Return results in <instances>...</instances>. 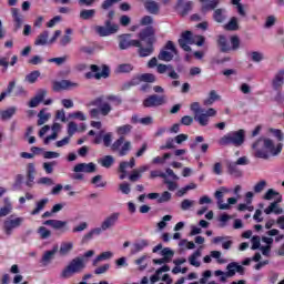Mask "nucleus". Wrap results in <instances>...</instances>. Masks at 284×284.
I'll return each mask as SVG.
<instances>
[{"instance_id": "nucleus-1", "label": "nucleus", "mask_w": 284, "mask_h": 284, "mask_svg": "<svg viewBox=\"0 0 284 284\" xmlns=\"http://www.w3.org/2000/svg\"><path fill=\"white\" fill-rule=\"evenodd\" d=\"M253 156L256 159H270V156H278L283 152V143H274V140L262 136L252 144Z\"/></svg>"}, {"instance_id": "nucleus-2", "label": "nucleus", "mask_w": 284, "mask_h": 284, "mask_svg": "<svg viewBox=\"0 0 284 284\" xmlns=\"http://www.w3.org/2000/svg\"><path fill=\"white\" fill-rule=\"evenodd\" d=\"M154 27L149 26L139 32L140 49L138 54L141 58L151 57L154 53Z\"/></svg>"}, {"instance_id": "nucleus-3", "label": "nucleus", "mask_w": 284, "mask_h": 284, "mask_svg": "<svg viewBox=\"0 0 284 284\" xmlns=\"http://www.w3.org/2000/svg\"><path fill=\"white\" fill-rule=\"evenodd\" d=\"M115 132L120 135V138L112 143L111 150L112 152H118L119 156H128L132 150V142L125 141L124 136L132 132V125L124 124L118 126Z\"/></svg>"}, {"instance_id": "nucleus-4", "label": "nucleus", "mask_w": 284, "mask_h": 284, "mask_svg": "<svg viewBox=\"0 0 284 284\" xmlns=\"http://www.w3.org/2000/svg\"><path fill=\"white\" fill-rule=\"evenodd\" d=\"M88 260L85 257L77 256L61 272V278H72L74 274H81L85 270Z\"/></svg>"}, {"instance_id": "nucleus-5", "label": "nucleus", "mask_w": 284, "mask_h": 284, "mask_svg": "<svg viewBox=\"0 0 284 284\" xmlns=\"http://www.w3.org/2000/svg\"><path fill=\"white\" fill-rule=\"evenodd\" d=\"M91 105H94V109L89 111L91 119H99V116H108L112 112V104L105 101L103 97H99L91 102Z\"/></svg>"}, {"instance_id": "nucleus-6", "label": "nucleus", "mask_w": 284, "mask_h": 284, "mask_svg": "<svg viewBox=\"0 0 284 284\" xmlns=\"http://www.w3.org/2000/svg\"><path fill=\"white\" fill-rule=\"evenodd\" d=\"M243 143H245V130L243 129L230 132L219 140V145H234V148H241Z\"/></svg>"}, {"instance_id": "nucleus-7", "label": "nucleus", "mask_w": 284, "mask_h": 284, "mask_svg": "<svg viewBox=\"0 0 284 284\" xmlns=\"http://www.w3.org/2000/svg\"><path fill=\"white\" fill-rule=\"evenodd\" d=\"M26 220L23 217H19L16 214H12L3 221V232L6 236H12V233L14 230H18V227H21L23 225V222Z\"/></svg>"}, {"instance_id": "nucleus-8", "label": "nucleus", "mask_w": 284, "mask_h": 284, "mask_svg": "<svg viewBox=\"0 0 284 284\" xmlns=\"http://www.w3.org/2000/svg\"><path fill=\"white\" fill-rule=\"evenodd\" d=\"M174 54H179V50H176L174 42L168 41L164 49L160 51L158 59L160 61H165L166 63H169V61H172V59H174Z\"/></svg>"}, {"instance_id": "nucleus-9", "label": "nucleus", "mask_w": 284, "mask_h": 284, "mask_svg": "<svg viewBox=\"0 0 284 284\" xmlns=\"http://www.w3.org/2000/svg\"><path fill=\"white\" fill-rule=\"evenodd\" d=\"M95 32L99 37H110V34H116L119 32V24L112 23V21L106 20L103 26H97Z\"/></svg>"}, {"instance_id": "nucleus-10", "label": "nucleus", "mask_w": 284, "mask_h": 284, "mask_svg": "<svg viewBox=\"0 0 284 284\" xmlns=\"http://www.w3.org/2000/svg\"><path fill=\"white\" fill-rule=\"evenodd\" d=\"M90 70L91 72L85 73V79H92V77H94V79L99 80L108 79L110 77V68H108V65H103L101 70L99 65L92 64ZM92 72H94V74H92Z\"/></svg>"}, {"instance_id": "nucleus-11", "label": "nucleus", "mask_w": 284, "mask_h": 284, "mask_svg": "<svg viewBox=\"0 0 284 284\" xmlns=\"http://www.w3.org/2000/svg\"><path fill=\"white\" fill-rule=\"evenodd\" d=\"M165 103H168V95L152 94V95H149L146 99H144L143 106L144 108H159V105H165Z\"/></svg>"}, {"instance_id": "nucleus-12", "label": "nucleus", "mask_w": 284, "mask_h": 284, "mask_svg": "<svg viewBox=\"0 0 284 284\" xmlns=\"http://www.w3.org/2000/svg\"><path fill=\"white\" fill-rule=\"evenodd\" d=\"M195 42L192 31H184L179 39V45L184 50V52H192V48L190 45H194Z\"/></svg>"}, {"instance_id": "nucleus-13", "label": "nucleus", "mask_w": 284, "mask_h": 284, "mask_svg": "<svg viewBox=\"0 0 284 284\" xmlns=\"http://www.w3.org/2000/svg\"><path fill=\"white\" fill-rule=\"evenodd\" d=\"M210 116H216V111L212 108L204 112L196 113L194 115V121H196L200 125L205 128V125L210 123Z\"/></svg>"}, {"instance_id": "nucleus-14", "label": "nucleus", "mask_w": 284, "mask_h": 284, "mask_svg": "<svg viewBox=\"0 0 284 284\" xmlns=\"http://www.w3.org/2000/svg\"><path fill=\"white\" fill-rule=\"evenodd\" d=\"M130 34L121 36L119 48L120 50H128V48H139L141 50V41L140 40H130Z\"/></svg>"}, {"instance_id": "nucleus-15", "label": "nucleus", "mask_w": 284, "mask_h": 284, "mask_svg": "<svg viewBox=\"0 0 284 284\" xmlns=\"http://www.w3.org/2000/svg\"><path fill=\"white\" fill-rule=\"evenodd\" d=\"M79 88V83L72 82L70 80H62L53 82L54 92H60V90H74Z\"/></svg>"}, {"instance_id": "nucleus-16", "label": "nucleus", "mask_w": 284, "mask_h": 284, "mask_svg": "<svg viewBox=\"0 0 284 284\" xmlns=\"http://www.w3.org/2000/svg\"><path fill=\"white\" fill-rule=\"evenodd\" d=\"M230 193V189L221 186L220 190L215 191L214 196L217 201L219 210H230V204L223 203V196Z\"/></svg>"}, {"instance_id": "nucleus-17", "label": "nucleus", "mask_w": 284, "mask_h": 284, "mask_svg": "<svg viewBox=\"0 0 284 284\" xmlns=\"http://www.w3.org/2000/svg\"><path fill=\"white\" fill-rule=\"evenodd\" d=\"M156 72L158 74H165V72H168V77H170V79L180 78L179 73H176L172 64H158Z\"/></svg>"}, {"instance_id": "nucleus-18", "label": "nucleus", "mask_w": 284, "mask_h": 284, "mask_svg": "<svg viewBox=\"0 0 284 284\" xmlns=\"http://www.w3.org/2000/svg\"><path fill=\"white\" fill-rule=\"evenodd\" d=\"M73 172H83L84 174H94V172H97V165L93 162L78 163L74 165Z\"/></svg>"}, {"instance_id": "nucleus-19", "label": "nucleus", "mask_w": 284, "mask_h": 284, "mask_svg": "<svg viewBox=\"0 0 284 284\" xmlns=\"http://www.w3.org/2000/svg\"><path fill=\"white\" fill-rule=\"evenodd\" d=\"M43 225H49L53 230H59L62 234L68 232V222L60 220H47Z\"/></svg>"}, {"instance_id": "nucleus-20", "label": "nucleus", "mask_w": 284, "mask_h": 284, "mask_svg": "<svg viewBox=\"0 0 284 284\" xmlns=\"http://www.w3.org/2000/svg\"><path fill=\"white\" fill-rule=\"evenodd\" d=\"M142 81L144 83H154V81H156V75L152 73H143L141 75L133 78L130 81V85H139V83H141Z\"/></svg>"}, {"instance_id": "nucleus-21", "label": "nucleus", "mask_w": 284, "mask_h": 284, "mask_svg": "<svg viewBox=\"0 0 284 284\" xmlns=\"http://www.w3.org/2000/svg\"><path fill=\"white\" fill-rule=\"evenodd\" d=\"M119 216H121V213H112L111 215L106 216L101 223L102 230L105 232L106 230H112V227L119 223Z\"/></svg>"}, {"instance_id": "nucleus-22", "label": "nucleus", "mask_w": 284, "mask_h": 284, "mask_svg": "<svg viewBox=\"0 0 284 284\" xmlns=\"http://www.w3.org/2000/svg\"><path fill=\"white\" fill-rule=\"evenodd\" d=\"M226 170L230 176H233V179H241V176H243V170H241V168H239V165L234 162H227Z\"/></svg>"}, {"instance_id": "nucleus-23", "label": "nucleus", "mask_w": 284, "mask_h": 284, "mask_svg": "<svg viewBox=\"0 0 284 284\" xmlns=\"http://www.w3.org/2000/svg\"><path fill=\"white\" fill-rule=\"evenodd\" d=\"M48 94V91L45 89H40L36 97H33L30 102H29V108H37L39 105V103H41V101H43V99H45Z\"/></svg>"}, {"instance_id": "nucleus-24", "label": "nucleus", "mask_w": 284, "mask_h": 284, "mask_svg": "<svg viewBox=\"0 0 284 284\" xmlns=\"http://www.w3.org/2000/svg\"><path fill=\"white\" fill-rule=\"evenodd\" d=\"M283 199L280 196V199L273 203H271L265 210V214H283V209L278 206V203H281Z\"/></svg>"}, {"instance_id": "nucleus-25", "label": "nucleus", "mask_w": 284, "mask_h": 284, "mask_svg": "<svg viewBox=\"0 0 284 284\" xmlns=\"http://www.w3.org/2000/svg\"><path fill=\"white\" fill-rule=\"evenodd\" d=\"M102 232H105V229L101 225L100 227H95L91 230L89 233L84 234L82 237V243H88V241H92L94 236H100Z\"/></svg>"}, {"instance_id": "nucleus-26", "label": "nucleus", "mask_w": 284, "mask_h": 284, "mask_svg": "<svg viewBox=\"0 0 284 284\" xmlns=\"http://www.w3.org/2000/svg\"><path fill=\"white\" fill-rule=\"evenodd\" d=\"M202 4V12H210V10H214L221 3L220 0H200Z\"/></svg>"}, {"instance_id": "nucleus-27", "label": "nucleus", "mask_w": 284, "mask_h": 284, "mask_svg": "<svg viewBox=\"0 0 284 284\" xmlns=\"http://www.w3.org/2000/svg\"><path fill=\"white\" fill-rule=\"evenodd\" d=\"M284 84V70H280L273 81H272V85L274 90H281V88H283Z\"/></svg>"}, {"instance_id": "nucleus-28", "label": "nucleus", "mask_w": 284, "mask_h": 284, "mask_svg": "<svg viewBox=\"0 0 284 284\" xmlns=\"http://www.w3.org/2000/svg\"><path fill=\"white\" fill-rule=\"evenodd\" d=\"M34 174H37V169L34 168V163H29L27 165V185L32 187V183H34Z\"/></svg>"}, {"instance_id": "nucleus-29", "label": "nucleus", "mask_w": 284, "mask_h": 284, "mask_svg": "<svg viewBox=\"0 0 284 284\" xmlns=\"http://www.w3.org/2000/svg\"><path fill=\"white\" fill-rule=\"evenodd\" d=\"M144 8L145 10H148L150 14H159L160 7H159V2L156 1L146 0L144 2Z\"/></svg>"}, {"instance_id": "nucleus-30", "label": "nucleus", "mask_w": 284, "mask_h": 284, "mask_svg": "<svg viewBox=\"0 0 284 284\" xmlns=\"http://www.w3.org/2000/svg\"><path fill=\"white\" fill-rule=\"evenodd\" d=\"M97 17V9H82L80 11V19L82 21H90V19H94Z\"/></svg>"}, {"instance_id": "nucleus-31", "label": "nucleus", "mask_w": 284, "mask_h": 284, "mask_svg": "<svg viewBox=\"0 0 284 284\" xmlns=\"http://www.w3.org/2000/svg\"><path fill=\"white\" fill-rule=\"evenodd\" d=\"M12 201L9 197L3 199V206L1 207V216H8V214H12Z\"/></svg>"}, {"instance_id": "nucleus-32", "label": "nucleus", "mask_w": 284, "mask_h": 284, "mask_svg": "<svg viewBox=\"0 0 284 284\" xmlns=\"http://www.w3.org/2000/svg\"><path fill=\"white\" fill-rule=\"evenodd\" d=\"M145 247H148V241L142 240L140 242H136L131 246V254H139V252H143Z\"/></svg>"}, {"instance_id": "nucleus-33", "label": "nucleus", "mask_w": 284, "mask_h": 284, "mask_svg": "<svg viewBox=\"0 0 284 284\" xmlns=\"http://www.w3.org/2000/svg\"><path fill=\"white\" fill-rule=\"evenodd\" d=\"M112 256H114V254L110 251L101 253L93 260V263H92L93 267H97V265H99L101 261H109V258H112Z\"/></svg>"}, {"instance_id": "nucleus-34", "label": "nucleus", "mask_w": 284, "mask_h": 284, "mask_svg": "<svg viewBox=\"0 0 284 284\" xmlns=\"http://www.w3.org/2000/svg\"><path fill=\"white\" fill-rule=\"evenodd\" d=\"M74 247V243L72 242H62L60 245V255L61 256H68L70 252H72V248Z\"/></svg>"}, {"instance_id": "nucleus-35", "label": "nucleus", "mask_w": 284, "mask_h": 284, "mask_svg": "<svg viewBox=\"0 0 284 284\" xmlns=\"http://www.w3.org/2000/svg\"><path fill=\"white\" fill-rule=\"evenodd\" d=\"M50 37V32L49 31H43L41 32L36 41H34V45H48V38Z\"/></svg>"}, {"instance_id": "nucleus-36", "label": "nucleus", "mask_w": 284, "mask_h": 284, "mask_svg": "<svg viewBox=\"0 0 284 284\" xmlns=\"http://www.w3.org/2000/svg\"><path fill=\"white\" fill-rule=\"evenodd\" d=\"M57 252H59V246H54L51 251L44 252L42 256V263H44V265H48V263H50V261L54 258V254H57Z\"/></svg>"}, {"instance_id": "nucleus-37", "label": "nucleus", "mask_w": 284, "mask_h": 284, "mask_svg": "<svg viewBox=\"0 0 284 284\" xmlns=\"http://www.w3.org/2000/svg\"><path fill=\"white\" fill-rule=\"evenodd\" d=\"M48 199H42L36 204V209L31 212L32 216H37V214H40L42 210L45 209V205H48Z\"/></svg>"}, {"instance_id": "nucleus-38", "label": "nucleus", "mask_w": 284, "mask_h": 284, "mask_svg": "<svg viewBox=\"0 0 284 284\" xmlns=\"http://www.w3.org/2000/svg\"><path fill=\"white\" fill-rule=\"evenodd\" d=\"M98 163H100L102 168H106V170H109L111 165H114V156L105 155L102 159H100Z\"/></svg>"}, {"instance_id": "nucleus-39", "label": "nucleus", "mask_w": 284, "mask_h": 284, "mask_svg": "<svg viewBox=\"0 0 284 284\" xmlns=\"http://www.w3.org/2000/svg\"><path fill=\"white\" fill-rule=\"evenodd\" d=\"M12 14L16 30H19L23 26V18L19 14V9H12Z\"/></svg>"}, {"instance_id": "nucleus-40", "label": "nucleus", "mask_w": 284, "mask_h": 284, "mask_svg": "<svg viewBox=\"0 0 284 284\" xmlns=\"http://www.w3.org/2000/svg\"><path fill=\"white\" fill-rule=\"evenodd\" d=\"M217 43L221 48V52H230L232 50V47L227 43V39L224 36H220Z\"/></svg>"}, {"instance_id": "nucleus-41", "label": "nucleus", "mask_w": 284, "mask_h": 284, "mask_svg": "<svg viewBox=\"0 0 284 284\" xmlns=\"http://www.w3.org/2000/svg\"><path fill=\"white\" fill-rule=\"evenodd\" d=\"M194 205H196V201L190 200V199H184L181 202L180 207H181L182 212H187V210H192V207H194Z\"/></svg>"}, {"instance_id": "nucleus-42", "label": "nucleus", "mask_w": 284, "mask_h": 284, "mask_svg": "<svg viewBox=\"0 0 284 284\" xmlns=\"http://www.w3.org/2000/svg\"><path fill=\"white\" fill-rule=\"evenodd\" d=\"M38 234H39V236H40V239L42 240V241H45V240H48V239H50L51 236H52V231H50L48 227H45V226H40L39 229H38Z\"/></svg>"}, {"instance_id": "nucleus-43", "label": "nucleus", "mask_w": 284, "mask_h": 284, "mask_svg": "<svg viewBox=\"0 0 284 284\" xmlns=\"http://www.w3.org/2000/svg\"><path fill=\"white\" fill-rule=\"evenodd\" d=\"M213 19L216 23H223L225 21V9H216L213 13Z\"/></svg>"}, {"instance_id": "nucleus-44", "label": "nucleus", "mask_w": 284, "mask_h": 284, "mask_svg": "<svg viewBox=\"0 0 284 284\" xmlns=\"http://www.w3.org/2000/svg\"><path fill=\"white\" fill-rule=\"evenodd\" d=\"M14 114H17V106H11L1 112V119L8 121L11 116H14Z\"/></svg>"}, {"instance_id": "nucleus-45", "label": "nucleus", "mask_w": 284, "mask_h": 284, "mask_svg": "<svg viewBox=\"0 0 284 284\" xmlns=\"http://www.w3.org/2000/svg\"><path fill=\"white\" fill-rule=\"evenodd\" d=\"M201 256V251H195L190 257L189 263L193 265V267H201V262L196 261Z\"/></svg>"}, {"instance_id": "nucleus-46", "label": "nucleus", "mask_w": 284, "mask_h": 284, "mask_svg": "<svg viewBox=\"0 0 284 284\" xmlns=\"http://www.w3.org/2000/svg\"><path fill=\"white\" fill-rule=\"evenodd\" d=\"M161 256H163L164 261L171 263L172 258H174V252L170 247H164L161 251Z\"/></svg>"}, {"instance_id": "nucleus-47", "label": "nucleus", "mask_w": 284, "mask_h": 284, "mask_svg": "<svg viewBox=\"0 0 284 284\" xmlns=\"http://www.w3.org/2000/svg\"><path fill=\"white\" fill-rule=\"evenodd\" d=\"M58 162L57 161H51V162H44L42 164V168L45 172V174H52L54 172V168H57Z\"/></svg>"}, {"instance_id": "nucleus-48", "label": "nucleus", "mask_w": 284, "mask_h": 284, "mask_svg": "<svg viewBox=\"0 0 284 284\" xmlns=\"http://www.w3.org/2000/svg\"><path fill=\"white\" fill-rule=\"evenodd\" d=\"M225 30L235 31L239 30V19L236 17L231 18L229 23L224 26Z\"/></svg>"}, {"instance_id": "nucleus-49", "label": "nucleus", "mask_w": 284, "mask_h": 284, "mask_svg": "<svg viewBox=\"0 0 284 284\" xmlns=\"http://www.w3.org/2000/svg\"><path fill=\"white\" fill-rule=\"evenodd\" d=\"M39 77H41L40 71H32L31 73L26 75L24 81H27L28 83H37V79H39Z\"/></svg>"}, {"instance_id": "nucleus-50", "label": "nucleus", "mask_w": 284, "mask_h": 284, "mask_svg": "<svg viewBox=\"0 0 284 284\" xmlns=\"http://www.w3.org/2000/svg\"><path fill=\"white\" fill-rule=\"evenodd\" d=\"M214 101H219V94H216V91L212 90L209 94V99L203 101L204 105H212Z\"/></svg>"}, {"instance_id": "nucleus-51", "label": "nucleus", "mask_w": 284, "mask_h": 284, "mask_svg": "<svg viewBox=\"0 0 284 284\" xmlns=\"http://www.w3.org/2000/svg\"><path fill=\"white\" fill-rule=\"evenodd\" d=\"M38 125H43L50 120V113H45V111L41 110L38 114Z\"/></svg>"}, {"instance_id": "nucleus-52", "label": "nucleus", "mask_w": 284, "mask_h": 284, "mask_svg": "<svg viewBox=\"0 0 284 284\" xmlns=\"http://www.w3.org/2000/svg\"><path fill=\"white\" fill-rule=\"evenodd\" d=\"M14 85H17V81L12 80L9 82L7 90L1 93V99H6V97H10L12 94V90H14Z\"/></svg>"}, {"instance_id": "nucleus-53", "label": "nucleus", "mask_w": 284, "mask_h": 284, "mask_svg": "<svg viewBox=\"0 0 284 284\" xmlns=\"http://www.w3.org/2000/svg\"><path fill=\"white\" fill-rule=\"evenodd\" d=\"M106 101H110L111 103H113V105H116V106L123 103V99H121V95H114V94L106 95Z\"/></svg>"}, {"instance_id": "nucleus-54", "label": "nucleus", "mask_w": 284, "mask_h": 284, "mask_svg": "<svg viewBox=\"0 0 284 284\" xmlns=\"http://www.w3.org/2000/svg\"><path fill=\"white\" fill-rule=\"evenodd\" d=\"M38 185H47L48 187H52V185H54V180H52V178L43 176L38 180Z\"/></svg>"}, {"instance_id": "nucleus-55", "label": "nucleus", "mask_w": 284, "mask_h": 284, "mask_svg": "<svg viewBox=\"0 0 284 284\" xmlns=\"http://www.w3.org/2000/svg\"><path fill=\"white\" fill-rule=\"evenodd\" d=\"M227 272L225 273V276H235L236 275V262H232L227 264L226 266Z\"/></svg>"}, {"instance_id": "nucleus-56", "label": "nucleus", "mask_w": 284, "mask_h": 284, "mask_svg": "<svg viewBox=\"0 0 284 284\" xmlns=\"http://www.w3.org/2000/svg\"><path fill=\"white\" fill-rule=\"evenodd\" d=\"M112 132L104 133V135L102 136V143L104 148H110V145H112Z\"/></svg>"}, {"instance_id": "nucleus-57", "label": "nucleus", "mask_w": 284, "mask_h": 284, "mask_svg": "<svg viewBox=\"0 0 284 284\" xmlns=\"http://www.w3.org/2000/svg\"><path fill=\"white\" fill-rule=\"evenodd\" d=\"M68 61V55H63L60 58H51L48 60L49 63H55V65H63Z\"/></svg>"}, {"instance_id": "nucleus-58", "label": "nucleus", "mask_w": 284, "mask_h": 284, "mask_svg": "<svg viewBox=\"0 0 284 284\" xmlns=\"http://www.w3.org/2000/svg\"><path fill=\"white\" fill-rule=\"evenodd\" d=\"M103 176L95 175L92 178L91 183L97 185V187H105V182H102Z\"/></svg>"}, {"instance_id": "nucleus-59", "label": "nucleus", "mask_w": 284, "mask_h": 284, "mask_svg": "<svg viewBox=\"0 0 284 284\" xmlns=\"http://www.w3.org/2000/svg\"><path fill=\"white\" fill-rule=\"evenodd\" d=\"M132 70H134V67H132L130 63L118 65V72L121 73L132 72Z\"/></svg>"}, {"instance_id": "nucleus-60", "label": "nucleus", "mask_w": 284, "mask_h": 284, "mask_svg": "<svg viewBox=\"0 0 284 284\" xmlns=\"http://www.w3.org/2000/svg\"><path fill=\"white\" fill-rule=\"evenodd\" d=\"M121 0H104L101 4V9L102 10H110V8H112V6H114L115 3H119Z\"/></svg>"}, {"instance_id": "nucleus-61", "label": "nucleus", "mask_w": 284, "mask_h": 284, "mask_svg": "<svg viewBox=\"0 0 284 284\" xmlns=\"http://www.w3.org/2000/svg\"><path fill=\"white\" fill-rule=\"evenodd\" d=\"M79 130V126L77 125L75 122H69L68 124V136L72 139L74 136V133Z\"/></svg>"}, {"instance_id": "nucleus-62", "label": "nucleus", "mask_w": 284, "mask_h": 284, "mask_svg": "<svg viewBox=\"0 0 284 284\" xmlns=\"http://www.w3.org/2000/svg\"><path fill=\"white\" fill-rule=\"evenodd\" d=\"M171 200H172V193L165 191L162 193L161 196H159L158 203H168Z\"/></svg>"}, {"instance_id": "nucleus-63", "label": "nucleus", "mask_w": 284, "mask_h": 284, "mask_svg": "<svg viewBox=\"0 0 284 284\" xmlns=\"http://www.w3.org/2000/svg\"><path fill=\"white\" fill-rule=\"evenodd\" d=\"M174 141H175L174 139L169 138L165 144L160 146V150H174V148H176L174 145Z\"/></svg>"}, {"instance_id": "nucleus-64", "label": "nucleus", "mask_w": 284, "mask_h": 284, "mask_svg": "<svg viewBox=\"0 0 284 284\" xmlns=\"http://www.w3.org/2000/svg\"><path fill=\"white\" fill-rule=\"evenodd\" d=\"M268 132L271 134H273V136H275V139H277V141H283V139H284L283 131H281L278 129H268Z\"/></svg>"}]
</instances>
